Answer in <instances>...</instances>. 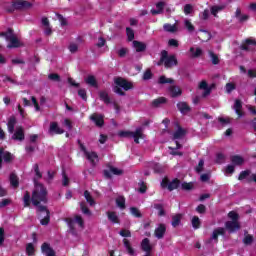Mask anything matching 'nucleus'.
Segmentation results:
<instances>
[{"mask_svg":"<svg viewBox=\"0 0 256 256\" xmlns=\"http://www.w3.org/2000/svg\"><path fill=\"white\" fill-rule=\"evenodd\" d=\"M154 209L158 211V217H165V208H163V204H154Z\"/></svg>","mask_w":256,"mask_h":256,"instance_id":"de8ad7c7","label":"nucleus"},{"mask_svg":"<svg viewBox=\"0 0 256 256\" xmlns=\"http://www.w3.org/2000/svg\"><path fill=\"white\" fill-rule=\"evenodd\" d=\"M80 209L84 215H91V210H89V207H87L85 202L80 203Z\"/></svg>","mask_w":256,"mask_h":256,"instance_id":"864d4df0","label":"nucleus"},{"mask_svg":"<svg viewBox=\"0 0 256 256\" xmlns=\"http://www.w3.org/2000/svg\"><path fill=\"white\" fill-rule=\"evenodd\" d=\"M106 167L108 169L103 170V175L105 179H113V175H123V170L116 168L115 166L111 164H107Z\"/></svg>","mask_w":256,"mask_h":256,"instance_id":"39448f33","label":"nucleus"},{"mask_svg":"<svg viewBox=\"0 0 256 256\" xmlns=\"http://www.w3.org/2000/svg\"><path fill=\"white\" fill-rule=\"evenodd\" d=\"M118 57H125L127 55V53H129V49L128 48H121L118 50Z\"/></svg>","mask_w":256,"mask_h":256,"instance_id":"338daca9","label":"nucleus"},{"mask_svg":"<svg viewBox=\"0 0 256 256\" xmlns=\"http://www.w3.org/2000/svg\"><path fill=\"white\" fill-rule=\"evenodd\" d=\"M182 219H183V214H176L172 216V222H171L172 227L174 228L179 227V225H181Z\"/></svg>","mask_w":256,"mask_h":256,"instance_id":"f704fd0d","label":"nucleus"},{"mask_svg":"<svg viewBox=\"0 0 256 256\" xmlns=\"http://www.w3.org/2000/svg\"><path fill=\"white\" fill-rule=\"evenodd\" d=\"M191 13H193V5L191 4H186L184 6V14L185 15H191Z\"/></svg>","mask_w":256,"mask_h":256,"instance_id":"69168bd1","label":"nucleus"},{"mask_svg":"<svg viewBox=\"0 0 256 256\" xmlns=\"http://www.w3.org/2000/svg\"><path fill=\"white\" fill-rule=\"evenodd\" d=\"M22 201L24 203V207H31V203H33V196L31 197V193H29V191H25Z\"/></svg>","mask_w":256,"mask_h":256,"instance_id":"c756f323","label":"nucleus"},{"mask_svg":"<svg viewBox=\"0 0 256 256\" xmlns=\"http://www.w3.org/2000/svg\"><path fill=\"white\" fill-rule=\"evenodd\" d=\"M114 83L117 85L114 87V93H117V95L121 97H125L124 91H131V89H133V82H129L125 78L118 77L114 80Z\"/></svg>","mask_w":256,"mask_h":256,"instance_id":"7ed1b4c3","label":"nucleus"},{"mask_svg":"<svg viewBox=\"0 0 256 256\" xmlns=\"http://www.w3.org/2000/svg\"><path fill=\"white\" fill-rule=\"evenodd\" d=\"M157 65H164L166 69H171L172 67L179 65V61L177 60V56H175V54L169 55L167 50H162L160 60L158 61Z\"/></svg>","mask_w":256,"mask_h":256,"instance_id":"f03ea898","label":"nucleus"},{"mask_svg":"<svg viewBox=\"0 0 256 256\" xmlns=\"http://www.w3.org/2000/svg\"><path fill=\"white\" fill-rule=\"evenodd\" d=\"M86 159L91 163L92 167H95L97 165V162H95V159H99V155H97V152H86L85 154Z\"/></svg>","mask_w":256,"mask_h":256,"instance_id":"b1692460","label":"nucleus"},{"mask_svg":"<svg viewBox=\"0 0 256 256\" xmlns=\"http://www.w3.org/2000/svg\"><path fill=\"white\" fill-rule=\"evenodd\" d=\"M131 137H133L134 143L139 145V140L143 139V129L137 128L135 132L131 131Z\"/></svg>","mask_w":256,"mask_h":256,"instance_id":"a878e982","label":"nucleus"},{"mask_svg":"<svg viewBox=\"0 0 256 256\" xmlns=\"http://www.w3.org/2000/svg\"><path fill=\"white\" fill-rule=\"evenodd\" d=\"M126 35L128 37V41H133V39H135V32L129 27L126 28Z\"/></svg>","mask_w":256,"mask_h":256,"instance_id":"bf43d9fd","label":"nucleus"},{"mask_svg":"<svg viewBox=\"0 0 256 256\" xmlns=\"http://www.w3.org/2000/svg\"><path fill=\"white\" fill-rule=\"evenodd\" d=\"M225 9V6L214 5L210 8V13L213 17H219L217 14L221 13Z\"/></svg>","mask_w":256,"mask_h":256,"instance_id":"a19ab883","label":"nucleus"},{"mask_svg":"<svg viewBox=\"0 0 256 256\" xmlns=\"http://www.w3.org/2000/svg\"><path fill=\"white\" fill-rule=\"evenodd\" d=\"M116 205L119 209H125V198L123 196H119L116 198Z\"/></svg>","mask_w":256,"mask_h":256,"instance_id":"8fccbe9b","label":"nucleus"},{"mask_svg":"<svg viewBox=\"0 0 256 256\" xmlns=\"http://www.w3.org/2000/svg\"><path fill=\"white\" fill-rule=\"evenodd\" d=\"M143 81H149L150 79H153V72H151V69H147L143 76H142Z\"/></svg>","mask_w":256,"mask_h":256,"instance_id":"5fc2aeb1","label":"nucleus"},{"mask_svg":"<svg viewBox=\"0 0 256 256\" xmlns=\"http://www.w3.org/2000/svg\"><path fill=\"white\" fill-rule=\"evenodd\" d=\"M84 197H85L87 203H89V205L91 207H93V205H95V199H93V196H91V192H89L88 190H85Z\"/></svg>","mask_w":256,"mask_h":256,"instance_id":"37998d69","label":"nucleus"},{"mask_svg":"<svg viewBox=\"0 0 256 256\" xmlns=\"http://www.w3.org/2000/svg\"><path fill=\"white\" fill-rule=\"evenodd\" d=\"M228 217L229 219H232L231 221H239V214L235 211H230Z\"/></svg>","mask_w":256,"mask_h":256,"instance_id":"e2e57ef3","label":"nucleus"},{"mask_svg":"<svg viewBox=\"0 0 256 256\" xmlns=\"http://www.w3.org/2000/svg\"><path fill=\"white\" fill-rule=\"evenodd\" d=\"M10 185L14 189H17L19 187V177L15 173L10 174Z\"/></svg>","mask_w":256,"mask_h":256,"instance_id":"4c0bfd02","label":"nucleus"},{"mask_svg":"<svg viewBox=\"0 0 256 256\" xmlns=\"http://www.w3.org/2000/svg\"><path fill=\"white\" fill-rule=\"evenodd\" d=\"M167 83L173 85V83H175V80L173 78H166L165 75H162L158 78L159 85H166Z\"/></svg>","mask_w":256,"mask_h":256,"instance_id":"58836bf2","label":"nucleus"},{"mask_svg":"<svg viewBox=\"0 0 256 256\" xmlns=\"http://www.w3.org/2000/svg\"><path fill=\"white\" fill-rule=\"evenodd\" d=\"M41 252L43 253V255H46V256H55L56 255L55 250L51 247V244H49L47 242H44L41 245Z\"/></svg>","mask_w":256,"mask_h":256,"instance_id":"2eb2a0df","label":"nucleus"},{"mask_svg":"<svg viewBox=\"0 0 256 256\" xmlns=\"http://www.w3.org/2000/svg\"><path fill=\"white\" fill-rule=\"evenodd\" d=\"M209 55L212 61L213 65H219V56H217V54L213 53V51H209Z\"/></svg>","mask_w":256,"mask_h":256,"instance_id":"3c124183","label":"nucleus"},{"mask_svg":"<svg viewBox=\"0 0 256 256\" xmlns=\"http://www.w3.org/2000/svg\"><path fill=\"white\" fill-rule=\"evenodd\" d=\"M132 45L136 53H143L144 51H147V44H145L144 42L134 40L132 42Z\"/></svg>","mask_w":256,"mask_h":256,"instance_id":"412c9836","label":"nucleus"},{"mask_svg":"<svg viewBox=\"0 0 256 256\" xmlns=\"http://www.w3.org/2000/svg\"><path fill=\"white\" fill-rule=\"evenodd\" d=\"M181 187L183 189V191H191V189H193V183L192 182H184L181 184Z\"/></svg>","mask_w":256,"mask_h":256,"instance_id":"680f3d73","label":"nucleus"},{"mask_svg":"<svg viewBox=\"0 0 256 256\" xmlns=\"http://www.w3.org/2000/svg\"><path fill=\"white\" fill-rule=\"evenodd\" d=\"M163 9H165V2L164 1H160L156 3V10L152 9L150 11V13L152 15H161L163 13Z\"/></svg>","mask_w":256,"mask_h":256,"instance_id":"393cba45","label":"nucleus"},{"mask_svg":"<svg viewBox=\"0 0 256 256\" xmlns=\"http://www.w3.org/2000/svg\"><path fill=\"white\" fill-rule=\"evenodd\" d=\"M130 213L133 217H136L137 219H141V217H143V214H141V211L137 207H130Z\"/></svg>","mask_w":256,"mask_h":256,"instance_id":"a18cd8bd","label":"nucleus"},{"mask_svg":"<svg viewBox=\"0 0 256 256\" xmlns=\"http://www.w3.org/2000/svg\"><path fill=\"white\" fill-rule=\"evenodd\" d=\"M230 161L233 165H237L238 167H240V165H243V163H245V159H243V157H241L240 155L231 156Z\"/></svg>","mask_w":256,"mask_h":256,"instance_id":"2f4dec72","label":"nucleus"},{"mask_svg":"<svg viewBox=\"0 0 256 256\" xmlns=\"http://www.w3.org/2000/svg\"><path fill=\"white\" fill-rule=\"evenodd\" d=\"M85 83H87V85H90V87H94L95 89L99 87V84L97 83V78H95L93 75H89L85 79Z\"/></svg>","mask_w":256,"mask_h":256,"instance_id":"c9c22d12","label":"nucleus"},{"mask_svg":"<svg viewBox=\"0 0 256 256\" xmlns=\"http://www.w3.org/2000/svg\"><path fill=\"white\" fill-rule=\"evenodd\" d=\"M74 219V222L77 223L79 227H85V221L83 220V217H81L80 215H76L74 216Z\"/></svg>","mask_w":256,"mask_h":256,"instance_id":"13d9d810","label":"nucleus"},{"mask_svg":"<svg viewBox=\"0 0 256 256\" xmlns=\"http://www.w3.org/2000/svg\"><path fill=\"white\" fill-rule=\"evenodd\" d=\"M252 45V46H255L256 45V41L251 39V38H248L245 40V42H243L240 46V49L241 51H249V46Z\"/></svg>","mask_w":256,"mask_h":256,"instance_id":"7c9ffc66","label":"nucleus"},{"mask_svg":"<svg viewBox=\"0 0 256 256\" xmlns=\"http://www.w3.org/2000/svg\"><path fill=\"white\" fill-rule=\"evenodd\" d=\"M191 223H192L193 229L201 228V219H199L198 216H193Z\"/></svg>","mask_w":256,"mask_h":256,"instance_id":"09e8293b","label":"nucleus"},{"mask_svg":"<svg viewBox=\"0 0 256 256\" xmlns=\"http://www.w3.org/2000/svg\"><path fill=\"white\" fill-rule=\"evenodd\" d=\"M33 4L25 0H16L12 3V9H8V13H13V11H23V9H31Z\"/></svg>","mask_w":256,"mask_h":256,"instance_id":"20e7f679","label":"nucleus"},{"mask_svg":"<svg viewBox=\"0 0 256 256\" xmlns=\"http://www.w3.org/2000/svg\"><path fill=\"white\" fill-rule=\"evenodd\" d=\"M100 101H103L105 105H109L111 103V97H109V93L105 90H102L98 93Z\"/></svg>","mask_w":256,"mask_h":256,"instance_id":"bb28decb","label":"nucleus"},{"mask_svg":"<svg viewBox=\"0 0 256 256\" xmlns=\"http://www.w3.org/2000/svg\"><path fill=\"white\" fill-rule=\"evenodd\" d=\"M219 235H221L222 237L225 236V228L218 227L214 229L210 240L215 241V243H219Z\"/></svg>","mask_w":256,"mask_h":256,"instance_id":"f3484780","label":"nucleus"},{"mask_svg":"<svg viewBox=\"0 0 256 256\" xmlns=\"http://www.w3.org/2000/svg\"><path fill=\"white\" fill-rule=\"evenodd\" d=\"M16 125H17V118L15 116H10L8 118V122H7V129H8V133H10V135H13V133H15Z\"/></svg>","mask_w":256,"mask_h":256,"instance_id":"6ab92c4d","label":"nucleus"},{"mask_svg":"<svg viewBox=\"0 0 256 256\" xmlns=\"http://www.w3.org/2000/svg\"><path fill=\"white\" fill-rule=\"evenodd\" d=\"M26 253L29 256L35 255V246H33L32 243L27 244V246H26Z\"/></svg>","mask_w":256,"mask_h":256,"instance_id":"052dcab7","label":"nucleus"},{"mask_svg":"<svg viewBox=\"0 0 256 256\" xmlns=\"http://www.w3.org/2000/svg\"><path fill=\"white\" fill-rule=\"evenodd\" d=\"M249 175H251L250 170H244V171L240 172V174L238 176V181H243V179H247V177H249Z\"/></svg>","mask_w":256,"mask_h":256,"instance_id":"4d7b16f0","label":"nucleus"},{"mask_svg":"<svg viewBox=\"0 0 256 256\" xmlns=\"http://www.w3.org/2000/svg\"><path fill=\"white\" fill-rule=\"evenodd\" d=\"M233 109L239 118H241L245 115V113H243V102L241 100H239V99L235 100Z\"/></svg>","mask_w":256,"mask_h":256,"instance_id":"a211bd4d","label":"nucleus"},{"mask_svg":"<svg viewBox=\"0 0 256 256\" xmlns=\"http://www.w3.org/2000/svg\"><path fill=\"white\" fill-rule=\"evenodd\" d=\"M140 247L145 253H151L153 251V246H151V240L149 238H144Z\"/></svg>","mask_w":256,"mask_h":256,"instance_id":"4be33fe9","label":"nucleus"},{"mask_svg":"<svg viewBox=\"0 0 256 256\" xmlns=\"http://www.w3.org/2000/svg\"><path fill=\"white\" fill-rule=\"evenodd\" d=\"M90 119L95 123L96 127H103L105 125V116L94 113L90 116Z\"/></svg>","mask_w":256,"mask_h":256,"instance_id":"f8f14e48","label":"nucleus"},{"mask_svg":"<svg viewBox=\"0 0 256 256\" xmlns=\"http://www.w3.org/2000/svg\"><path fill=\"white\" fill-rule=\"evenodd\" d=\"M175 127L177 130L173 133V140L176 141V139H183V137L187 135V130H185L179 122H175Z\"/></svg>","mask_w":256,"mask_h":256,"instance_id":"9d476101","label":"nucleus"},{"mask_svg":"<svg viewBox=\"0 0 256 256\" xmlns=\"http://www.w3.org/2000/svg\"><path fill=\"white\" fill-rule=\"evenodd\" d=\"M108 221H111V223L119 225L121 221L119 220V216H117V212L115 211H108L107 212Z\"/></svg>","mask_w":256,"mask_h":256,"instance_id":"c85d7f7f","label":"nucleus"},{"mask_svg":"<svg viewBox=\"0 0 256 256\" xmlns=\"http://www.w3.org/2000/svg\"><path fill=\"white\" fill-rule=\"evenodd\" d=\"M164 103H167V98L158 97L152 101V107H161V105H164Z\"/></svg>","mask_w":256,"mask_h":256,"instance_id":"ea45409f","label":"nucleus"},{"mask_svg":"<svg viewBox=\"0 0 256 256\" xmlns=\"http://www.w3.org/2000/svg\"><path fill=\"white\" fill-rule=\"evenodd\" d=\"M176 107L182 115H187L189 113V111H191V106H189V104H187V102H178L176 104Z\"/></svg>","mask_w":256,"mask_h":256,"instance_id":"aec40b11","label":"nucleus"},{"mask_svg":"<svg viewBox=\"0 0 256 256\" xmlns=\"http://www.w3.org/2000/svg\"><path fill=\"white\" fill-rule=\"evenodd\" d=\"M3 160L4 163H11L13 161V154L11 152L6 151L5 148H0V169H3Z\"/></svg>","mask_w":256,"mask_h":256,"instance_id":"423d86ee","label":"nucleus"},{"mask_svg":"<svg viewBox=\"0 0 256 256\" xmlns=\"http://www.w3.org/2000/svg\"><path fill=\"white\" fill-rule=\"evenodd\" d=\"M165 233H167V226H165V224H159L154 231V235L157 239H163Z\"/></svg>","mask_w":256,"mask_h":256,"instance_id":"dca6fc26","label":"nucleus"},{"mask_svg":"<svg viewBox=\"0 0 256 256\" xmlns=\"http://www.w3.org/2000/svg\"><path fill=\"white\" fill-rule=\"evenodd\" d=\"M33 169L35 176L33 178L32 205L36 207V215L40 219V224L46 226L51 223V211L47 206H44L49 201L47 198L48 191L47 187L39 182V179L43 178V173L39 170V164H34ZM41 203H44V205H41Z\"/></svg>","mask_w":256,"mask_h":256,"instance_id":"f257e3e1","label":"nucleus"},{"mask_svg":"<svg viewBox=\"0 0 256 256\" xmlns=\"http://www.w3.org/2000/svg\"><path fill=\"white\" fill-rule=\"evenodd\" d=\"M168 91H169L170 97H172V99L181 97V95H183V90H181V88L176 85L169 86Z\"/></svg>","mask_w":256,"mask_h":256,"instance_id":"4468645a","label":"nucleus"},{"mask_svg":"<svg viewBox=\"0 0 256 256\" xmlns=\"http://www.w3.org/2000/svg\"><path fill=\"white\" fill-rule=\"evenodd\" d=\"M198 89L204 91L202 94V97H209V95H211V91L213 88L209 87V84L207 83V81L202 80L198 85Z\"/></svg>","mask_w":256,"mask_h":256,"instance_id":"ddd939ff","label":"nucleus"},{"mask_svg":"<svg viewBox=\"0 0 256 256\" xmlns=\"http://www.w3.org/2000/svg\"><path fill=\"white\" fill-rule=\"evenodd\" d=\"M119 235L121 237H131V231L127 229H122L120 230Z\"/></svg>","mask_w":256,"mask_h":256,"instance_id":"774afa93","label":"nucleus"},{"mask_svg":"<svg viewBox=\"0 0 256 256\" xmlns=\"http://www.w3.org/2000/svg\"><path fill=\"white\" fill-rule=\"evenodd\" d=\"M152 169L154 173H158V175L165 173V167L159 163L153 164Z\"/></svg>","mask_w":256,"mask_h":256,"instance_id":"79ce46f5","label":"nucleus"},{"mask_svg":"<svg viewBox=\"0 0 256 256\" xmlns=\"http://www.w3.org/2000/svg\"><path fill=\"white\" fill-rule=\"evenodd\" d=\"M225 229H227L229 233H237V231L241 229V223H239V221H226Z\"/></svg>","mask_w":256,"mask_h":256,"instance_id":"6e6552de","label":"nucleus"},{"mask_svg":"<svg viewBox=\"0 0 256 256\" xmlns=\"http://www.w3.org/2000/svg\"><path fill=\"white\" fill-rule=\"evenodd\" d=\"M7 41H9V44L7 45L8 49H17L21 47V42L19 41V38L13 35V32L7 36Z\"/></svg>","mask_w":256,"mask_h":256,"instance_id":"1a4fd4ad","label":"nucleus"},{"mask_svg":"<svg viewBox=\"0 0 256 256\" xmlns=\"http://www.w3.org/2000/svg\"><path fill=\"white\" fill-rule=\"evenodd\" d=\"M163 29L166 31V33H177L178 31L177 24L165 23L163 25Z\"/></svg>","mask_w":256,"mask_h":256,"instance_id":"473e14b6","label":"nucleus"},{"mask_svg":"<svg viewBox=\"0 0 256 256\" xmlns=\"http://www.w3.org/2000/svg\"><path fill=\"white\" fill-rule=\"evenodd\" d=\"M48 79L50 81H55L56 83H59L61 81V76L57 73H51L48 75Z\"/></svg>","mask_w":256,"mask_h":256,"instance_id":"6e6d98bb","label":"nucleus"},{"mask_svg":"<svg viewBox=\"0 0 256 256\" xmlns=\"http://www.w3.org/2000/svg\"><path fill=\"white\" fill-rule=\"evenodd\" d=\"M65 223H67L69 227V231L72 235H75L76 230H75V220L71 217L65 218Z\"/></svg>","mask_w":256,"mask_h":256,"instance_id":"72a5a7b5","label":"nucleus"},{"mask_svg":"<svg viewBox=\"0 0 256 256\" xmlns=\"http://www.w3.org/2000/svg\"><path fill=\"white\" fill-rule=\"evenodd\" d=\"M12 134L11 139L13 141H25V129H23V126L16 127V130Z\"/></svg>","mask_w":256,"mask_h":256,"instance_id":"0eeeda50","label":"nucleus"},{"mask_svg":"<svg viewBox=\"0 0 256 256\" xmlns=\"http://www.w3.org/2000/svg\"><path fill=\"white\" fill-rule=\"evenodd\" d=\"M196 213H199L200 215H205L207 213V207L205 204H199L196 207Z\"/></svg>","mask_w":256,"mask_h":256,"instance_id":"603ef678","label":"nucleus"},{"mask_svg":"<svg viewBox=\"0 0 256 256\" xmlns=\"http://www.w3.org/2000/svg\"><path fill=\"white\" fill-rule=\"evenodd\" d=\"M123 245H124L128 255H131V256L135 255V248L133 246H131V242L129 241V239L124 238Z\"/></svg>","mask_w":256,"mask_h":256,"instance_id":"cd10ccee","label":"nucleus"},{"mask_svg":"<svg viewBox=\"0 0 256 256\" xmlns=\"http://www.w3.org/2000/svg\"><path fill=\"white\" fill-rule=\"evenodd\" d=\"M190 53H192V57L194 59H197L198 57L203 55V50L201 48H196V50H195L194 47H191L190 48Z\"/></svg>","mask_w":256,"mask_h":256,"instance_id":"c03bdc74","label":"nucleus"},{"mask_svg":"<svg viewBox=\"0 0 256 256\" xmlns=\"http://www.w3.org/2000/svg\"><path fill=\"white\" fill-rule=\"evenodd\" d=\"M181 185V180L179 178L173 179L168 185V191H175V189H179Z\"/></svg>","mask_w":256,"mask_h":256,"instance_id":"e433bc0d","label":"nucleus"},{"mask_svg":"<svg viewBox=\"0 0 256 256\" xmlns=\"http://www.w3.org/2000/svg\"><path fill=\"white\" fill-rule=\"evenodd\" d=\"M48 133L50 135H63V133H65V130H63V128L59 127V123L51 122Z\"/></svg>","mask_w":256,"mask_h":256,"instance_id":"9b49d317","label":"nucleus"},{"mask_svg":"<svg viewBox=\"0 0 256 256\" xmlns=\"http://www.w3.org/2000/svg\"><path fill=\"white\" fill-rule=\"evenodd\" d=\"M184 27L185 29H187L188 33H193V31H195V26L193 25V23H191V20L186 19L184 21Z\"/></svg>","mask_w":256,"mask_h":256,"instance_id":"49530a36","label":"nucleus"},{"mask_svg":"<svg viewBox=\"0 0 256 256\" xmlns=\"http://www.w3.org/2000/svg\"><path fill=\"white\" fill-rule=\"evenodd\" d=\"M234 17L237 18L238 23H245L246 21H249V15L241 13V8L236 9Z\"/></svg>","mask_w":256,"mask_h":256,"instance_id":"5701e85b","label":"nucleus"},{"mask_svg":"<svg viewBox=\"0 0 256 256\" xmlns=\"http://www.w3.org/2000/svg\"><path fill=\"white\" fill-rule=\"evenodd\" d=\"M243 243H244V245H252L253 237L250 234L246 235L243 239Z\"/></svg>","mask_w":256,"mask_h":256,"instance_id":"0e129e2a","label":"nucleus"}]
</instances>
